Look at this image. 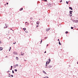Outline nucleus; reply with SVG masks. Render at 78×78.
Masks as SVG:
<instances>
[{
  "mask_svg": "<svg viewBox=\"0 0 78 78\" xmlns=\"http://www.w3.org/2000/svg\"><path fill=\"white\" fill-rule=\"evenodd\" d=\"M9 76V77L11 76Z\"/></svg>",
  "mask_w": 78,
  "mask_h": 78,
  "instance_id": "nucleus-45",
  "label": "nucleus"
},
{
  "mask_svg": "<svg viewBox=\"0 0 78 78\" xmlns=\"http://www.w3.org/2000/svg\"><path fill=\"white\" fill-rule=\"evenodd\" d=\"M59 45H61V43H60V41H59Z\"/></svg>",
  "mask_w": 78,
  "mask_h": 78,
  "instance_id": "nucleus-18",
  "label": "nucleus"
},
{
  "mask_svg": "<svg viewBox=\"0 0 78 78\" xmlns=\"http://www.w3.org/2000/svg\"><path fill=\"white\" fill-rule=\"evenodd\" d=\"M46 38H47V37H46L45 38V39H46Z\"/></svg>",
  "mask_w": 78,
  "mask_h": 78,
  "instance_id": "nucleus-44",
  "label": "nucleus"
},
{
  "mask_svg": "<svg viewBox=\"0 0 78 78\" xmlns=\"http://www.w3.org/2000/svg\"><path fill=\"white\" fill-rule=\"evenodd\" d=\"M11 47H10V49H9V51H10V50H11Z\"/></svg>",
  "mask_w": 78,
  "mask_h": 78,
  "instance_id": "nucleus-14",
  "label": "nucleus"
},
{
  "mask_svg": "<svg viewBox=\"0 0 78 78\" xmlns=\"http://www.w3.org/2000/svg\"><path fill=\"white\" fill-rule=\"evenodd\" d=\"M23 29L24 30V31H25V30H26V28H23Z\"/></svg>",
  "mask_w": 78,
  "mask_h": 78,
  "instance_id": "nucleus-17",
  "label": "nucleus"
},
{
  "mask_svg": "<svg viewBox=\"0 0 78 78\" xmlns=\"http://www.w3.org/2000/svg\"><path fill=\"white\" fill-rule=\"evenodd\" d=\"M51 67H52V66H51L49 65L48 66V68H51Z\"/></svg>",
  "mask_w": 78,
  "mask_h": 78,
  "instance_id": "nucleus-8",
  "label": "nucleus"
},
{
  "mask_svg": "<svg viewBox=\"0 0 78 78\" xmlns=\"http://www.w3.org/2000/svg\"><path fill=\"white\" fill-rule=\"evenodd\" d=\"M3 50V48L0 47V51H2Z\"/></svg>",
  "mask_w": 78,
  "mask_h": 78,
  "instance_id": "nucleus-4",
  "label": "nucleus"
},
{
  "mask_svg": "<svg viewBox=\"0 0 78 78\" xmlns=\"http://www.w3.org/2000/svg\"><path fill=\"white\" fill-rule=\"evenodd\" d=\"M31 25H33V23H31Z\"/></svg>",
  "mask_w": 78,
  "mask_h": 78,
  "instance_id": "nucleus-42",
  "label": "nucleus"
},
{
  "mask_svg": "<svg viewBox=\"0 0 78 78\" xmlns=\"http://www.w3.org/2000/svg\"><path fill=\"white\" fill-rule=\"evenodd\" d=\"M39 27L38 25L37 26H36L37 28V27Z\"/></svg>",
  "mask_w": 78,
  "mask_h": 78,
  "instance_id": "nucleus-30",
  "label": "nucleus"
},
{
  "mask_svg": "<svg viewBox=\"0 0 78 78\" xmlns=\"http://www.w3.org/2000/svg\"><path fill=\"white\" fill-rule=\"evenodd\" d=\"M50 30V28H49L47 29H46V31H49V30Z\"/></svg>",
  "mask_w": 78,
  "mask_h": 78,
  "instance_id": "nucleus-3",
  "label": "nucleus"
},
{
  "mask_svg": "<svg viewBox=\"0 0 78 78\" xmlns=\"http://www.w3.org/2000/svg\"><path fill=\"white\" fill-rule=\"evenodd\" d=\"M7 5H8V3H7Z\"/></svg>",
  "mask_w": 78,
  "mask_h": 78,
  "instance_id": "nucleus-38",
  "label": "nucleus"
},
{
  "mask_svg": "<svg viewBox=\"0 0 78 78\" xmlns=\"http://www.w3.org/2000/svg\"><path fill=\"white\" fill-rule=\"evenodd\" d=\"M45 78H48V76H46V77H44Z\"/></svg>",
  "mask_w": 78,
  "mask_h": 78,
  "instance_id": "nucleus-23",
  "label": "nucleus"
},
{
  "mask_svg": "<svg viewBox=\"0 0 78 78\" xmlns=\"http://www.w3.org/2000/svg\"><path fill=\"white\" fill-rule=\"evenodd\" d=\"M7 26H6V25L5 27H4V29L6 28H7Z\"/></svg>",
  "mask_w": 78,
  "mask_h": 78,
  "instance_id": "nucleus-6",
  "label": "nucleus"
},
{
  "mask_svg": "<svg viewBox=\"0 0 78 78\" xmlns=\"http://www.w3.org/2000/svg\"><path fill=\"white\" fill-rule=\"evenodd\" d=\"M9 75H10V73H9Z\"/></svg>",
  "mask_w": 78,
  "mask_h": 78,
  "instance_id": "nucleus-47",
  "label": "nucleus"
},
{
  "mask_svg": "<svg viewBox=\"0 0 78 78\" xmlns=\"http://www.w3.org/2000/svg\"><path fill=\"white\" fill-rule=\"evenodd\" d=\"M28 23V22H26L25 23Z\"/></svg>",
  "mask_w": 78,
  "mask_h": 78,
  "instance_id": "nucleus-40",
  "label": "nucleus"
},
{
  "mask_svg": "<svg viewBox=\"0 0 78 78\" xmlns=\"http://www.w3.org/2000/svg\"><path fill=\"white\" fill-rule=\"evenodd\" d=\"M66 4H68V3H69V2H67V1H66Z\"/></svg>",
  "mask_w": 78,
  "mask_h": 78,
  "instance_id": "nucleus-24",
  "label": "nucleus"
},
{
  "mask_svg": "<svg viewBox=\"0 0 78 78\" xmlns=\"http://www.w3.org/2000/svg\"><path fill=\"white\" fill-rule=\"evenodd\" d=\"M0 44H1V43H2V42H1V41H0Z\"/></svg>",
  "mask_w": 78,
  "mask_h": 78,
  "instance_id": "nucleus-43",
  "label": "nucleus"
},
{
  "mask_svg": "<svg viewBox=\"0 0 78 78\" xmlns=\"http://www.w3.org/2000/svg\"><path fill=\"white\" fill-rule=\"evenodd\" d=\"M70 15L71 16H72V13H70Z\"/></svg>",
  "mask_w": 78,
  "mask_h": 78,
  "instance_id": "nucleus-25",
  "label": "nucleus"
},
{
  "mask_svg": "<svg viewBox=\"0 0 78 78\" xmlns=\"http://www.w3.org/2000/svg\"><path fill=\"white\" fill-rule=\"evenodd\" d=\"M58 41H59V39H58Z\"/></svg>",
  "mask_w": 78,
  "mask_h": 78,
  "instance_id": "nucleus-35",
  "label": "nucleus"
},
{
  "mask_svg": "<svg viewBox=\"0 0 78 78\" xmlns=\"http://www.w3.org/2000/svg\"><path fill=\"white\" fill-rule=\"evenodd\" d=\"M62 2V0H60V2Z\"/></svg>",
  "mask_w": 78,
  "mask_h": 78,
  "instance_id": "nucleus-21",
  "label": "nucleus"
},
{
  "mask_svg": "<svg viewBox=\"0 0 78 78\" xmlns=\"http://www.w3.org/2000/svg\"><path fill=\"white\" fill-rule=\"evenodd\" d=\"M46 53V51H45V52H44V53Z\"/></svg>",
  "mask_w": 78,
  "mask_h": 78,
  "instance_id": "nucleus-41",
  "label": "nucleus"
},
{
  "mask_svg": "<svg viewBox=\"0 0 78 78\" xmlns=\"http://www.w3.org/2000/svg\"><path fill=\"white\" fill-rule=\"evenodd\" d=\"M11 68H12V66H11Z\"/></svg>",
  "mask_w": 78,
  "mask_h": 78,
  "instance_id": "nucleus-31",
  "label": "nucleus"
},
{
  "mask_svg": "<svg viewBox=\"0 0 78 78\" xmlns=\"http://www.w3.org/2000/svg\"><path fill=\"white\" fill-rule=\"evenodd\" d=\"M43 78H45V77H43Z\"/></svg>",
  "mask_w": 78,
  "mask_h": 78,
  "instance_id": "nucleus-49",
  "label": "nucleus"
},
{
  "mask_svg": "<svg viewBox=\"0 0 78 78\" xmlns=\"http://www.w3.org/2000/svg\"><path fill=\"white\" fill-rule=\"evenodd\" d=\"M13 67H14V68H16V65H14Z\"/></svg>",
  "mask_w": 78,
  "mask_h": 78,
  "instance_id": "nucleus-13",
  "label": "nucleus"
},
{
  "mask_svg": "<svg viewBox=\"0 0 78 78\" xmlns=\"http://www.w3.org/2000/svg\"><path fill=\"white\" fill-rule=\"evenodd\" d=\"M71 29H73V27H71Z\"/></svg>",
  "mask_w": 78,
  "mask_h": 78,
  "instance_id": "nucleus-28",
  "label": "nucleus"
},
{
  "mask_svg": "<svg viewBox=\"0 0 78 78\" xmlns=\"http://www.w3.org/2000/svg\"><path fill=\"white\" fill-rule=\"evenodd\" d=\"M68 33H69V32H68V31H66L65 32V33L66 34H67Z\"/></svg>",
  "mask_w": 78,
  "mask_h": 78,
  "instance_id": "nucleus-15",
  "label": "nucleus"
},
{
  "mask_svg": "<svg viewBox=\"0 0 78 78\" xmlns=\"http://www.w3.org/2000/svg\"><path fill=\"white\" fill-rule=\"evenodd\" d=\"M13 54H14L15 55H16V52H13Z\"/></svg>",
  "mask_w": 78,
  "mask_h": 78,
  "instance_id": "nucleus-12",
  "label": "nucleus"
},
{
  "mask_svg": "<svg viewBox=\"0 0 78 78\" xmlns=\"http://www.w3.org/2000/svg\"><path fill=\"white\" fill-rule=\"evenodd\" d=\"M12 69V68H11V69H10V70H11Z\"/></svg>",
  "mask_w": 78,
  "mask_h": 78,
  "instance_id": "nucleus-39",
  "label": "nucleus"
},
{
  "mask_svg": "<svg viewBox=\"0 0 78 78\" xmlns=\"http://www.w3.org/2000/svg\"><path fill=\"white\" fill-rule=\"evenodd\" d=\"M16 60H19V58H18V57H16Z\"/></svg>",
  "mask_w": 78,
  "mask_h": 78,
  "instance_id": "nucleus-5",
  "label": "nucleus"
},
{
  "mask_svg": "<svg viewBox=\"0 0 78 78\" xmlns=\"http://www.w3.org/2000/svg\"><path fill=\"white\" fill-rule=\"evenodd\" d=\"M44 1L45 2H47V0H45Z\"/></svg>",
  "mask_w": 78,
  "mask_h": 78,
  "instance_id": "nucleus-32",
  "label": "nucleus"
},
{
  "mask_svg": "<svg viewBox=\"0 0 78 78\" xmlns=\"http://www.w3.org/2000/svg\"><path fill=\"white\" fill-rule=\"evenodd\" d=\"M23 10V8H21L20 9L19 11H22V10Z\"/></svg>",
  "mask_w": 78,
  "mask_h": 78,
  "instance_id": "nucleus-10",
  "label": "nucleus"
},
{
  "mask_svg": "<svg viewBox=\"0 0 78 78\" xmlns=\"http://www.w3.org/2000/svg\"><path fill=\"white\" fill-rule=\"evenodd\" d=\"M43 72L44 73H45V74H47V73H46L44 71H43Z\"/></svg>",
  "mask_w": 78,
  "mask_h": 78,
  "instance_id": "nucleus-9",
  "label": "nucleus"
},
{
  "mask_svg": "<svg viewBox=\"0 0 78 78\" xmlns=\"http://www.w3.org/2000/svg\"><path fill=\"white\" fill-rule=\"evenodd\" d=\"M24 61H27V60H24Z\"/></svg>",
  "mask_w": 78,
  "mask_h": 78,
  "instance_id": "nucleus-34",
  "label": "nucleus"
},
{
  "mask_svg": "<svg viewBox=\"0 0 78 78\" xmlns=\"http://www.w3.org/2000/svg\"><path fill=\"white\" fill-rule=\"evenodd\" d=\"M69 9H71V10H73L72 8L71 7H69Z\"/></svg>",
  "mask_w": 78,
  "mask_h": 78,
  "instance_id": "nucleus-7",
  "label": "nucleus"
},
{
  "mask_svg": "<svg viewBox=\"0 0 78 78\" xmlns=\"http://www.w3.org/2000/svg\"><path fill=\"white\" fill-rule=\"evenodd\" d=\"M10 30H12V28H11V29H10Z\"/></svg>",
  "mask_w": 78,
  "mask_h": 78,
  "instance_id": "nucleus-37",
  "label": "nucleus"
},
{
  "mask_svg": "<svg viewBox=\"0 0 78 78\" xmlns=\"http://www.w3.org/2000/svg\"><path fill=\"white\" fill-rule=\"evenodd\" d=\"M15 72H17V69H15Z\"/></svg>",
  "mask_w": 78,
  "mask_h": 78,
  "instance_id": "nucleus-20",
  "label": "nucleus"
},
{
  "mask_svg": "<svg viewBox=\"0 0 78 78\" xmlns=\"http://www.w3.org/2000/svg\"><path fill=\"white\" fill-rule=\"evenodd\" d=\"M48 62H46V66H47V64H48Z\"/></svg>",
  "mask_w": 78,
  "mask_h": 78,
  "instance_id": "nucleus-16",
  "label": "nucleus"
},
{
  "mask_svg": "<svg viewBox=\"0 0 78 78\" xmlns=\"http://www.w3.org/2000/svg\"><path fill=\"white\" fill-rule=\"evenodd\" d=\"M47 46H48V44H47Z\"/></svg>",
  "mask_w": 78,
  "mask_h": 78,
  "instance_id": "nucleus-46",
  "label": "nucleus"
},
{
  "mask_svg": "<svg viewBox=\"0 0 78 78\" xmlns=\"http://www.w3.org/2000/svg\"><path fill=\"white\" fill-rule=\"evenodd\" d=\"M21 55H23V54H21Z\"/></svg>",
  "mask_w": 78,
  "mask_h": 78,
  "instance_id": "nucleus-33",
  "label": "nucleus"
},
{
  "mask_svg": "<svg viewBox=\"0 0 78 78\" xmlns=\"http://www.w3.org/2000/svg\"><path fill=\"white\" fill-rule=\"evenodd\" d=\"M16 67H18V66H19V65L17 64L16 65Z\"/></svg>",
  "mask_w": 78,
  "mask_h": 78,
  "instance_id": "nucleus-19",
  "label": "nucleus"
},
{
  "mask_svg": "<svg viewBox=\"0 0 78 78\" xmlns=\"http://www.w3.org/2000/svg\"><path fill=\"white\" fill-rule=\"evenodd\" d=\"M36 23L37 25H39V24L40 23V22H39V21H37L36 22Z\"/></svg>",
  "mask_w": 78,
  "mask_h": 78,
  "instance_id": "nucleus-2",
  "label": "nucleus"
},
{
  "mask_svg": "<svg viewBox=\"0 0 78 78\" xmlns=\"http://www.w3.org/2000/svg\"><path fill=\"white\" fill-rule=\"evenodd\" d=\"M11 76H12V77H13V75H12Z\"/></svg>",
  "mask_w": 78,
  "mask_h": 78,
  "instance_id": "nucleus-26",
  "label": "nucleus"
},
{
  "mask_svg": "<svg viewBox=\"0 0 78 78\" xmlns=\"http://www.w3.org/2000/svg\"><path fill=\"white\" fill-rule=\"evenodd\" d=\"M77 64H78V62H77Z\"/></svg>",
  "mask_w": 78,
  "mask_h": 78,
  "instance_id": "nucleus-48",
  "label": "nucleus"
},
{
  "mask_svg": "<svg viewBox=\"0 0 78 78\" xmlns=\"http://www.w3.org/2000/svg\"><path fill=\"white\" fill-rule=\"evenodd\" d=\"M12 73H14V70H12Z\"/></svg>",
  "mask_w": 78,
  "mask_h": 78,
  "instance_id": "nucleus-22",
  "label": "nucleus"
},
{
  "mask_svg": "<svg viewBox=\"0 0 78 78\" xmlns=\"http://www.w3.org/2000/svg\"><path fill=\"white\" fill-rule=\"evenodd\" d=\"M51 60H50V59H49L48 60V61H47V62H48V64H49V63H50V61H51Z\"/></svg>",
  "mask_w": 78,
  "mask_h": 78,
  "instance_id": "nucleus-1",
  "label": "nucleus"
},
{
  "mask_svg": "<svg viewBox=\"0 0 78 78\" xmlns=\"http://www.w3.org/2000/svg\"><path fill=\"white\" fill-rule=\"evenodd\" d=\"M42 40H41V43H42Z\"/></svg>",
  "mask_w": 78,
  "mask_h": 78,
  "instance_id": "nucleus-27",
  "label": "nucleus"
},
{
  "mask_svg": "<svg viewBox=\"0 0 78 78\" xmlns=\"http://www.w3.org/2000/svg\"><path fill=\"white\" fill-rule=\"evenodd\" d=\"M72 12H73V11H69V13H70V14H72Z\"/></svg>",
  "mask_w": 78,
  "mask_h": 78,
  "instance_id": "nucleus-11",
  "label": "nucleus"
},
{
  "mask_svg": "<svg viewBox=\"0 0 78 78\" xmlns=\"http://www.w3.org/2000/svg\"><path fill=\"white\" fill-rule=\"evenodd\" d=\"M9 71H7V73H8V72H9Z\"/></svg>",
  "mask_w": 78,
  "mask_h": 78,
  "instance_id": "nucleus-36",
  "label": "nucleus"
},
{
  "mask_svg": "<svg viewBox=\"0 0 78 78\" xmlns=\"http://www.w3.org/2000/svg\"><path fill=\"white\" fill-rule=\"evenodd\" d=\"M13 44H16V42H15L14 43H13Z\"/></svg>",
  "mask_w": 78,
  "mask_h": 78,
  "instance_id": "nucleus-29",
  "label": "nucleus"
}]
</instances>
